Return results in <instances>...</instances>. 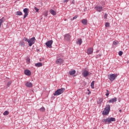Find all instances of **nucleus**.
Here are the masks:
<instances>
[{
  "label": "nucleus",
  "instance_id": "f257e3e1",
  "mask_svg": "<svg viewBox=\"0 0 129 129\" xmlns=\"http://www.w3.org/2000/svg\"><path fill=\"white\" fill-rule=\"evenodd\" d=\"M65 92V88H61L60 89H57L55 92L53 93L54 96H57L58 95H60V94H62V93Z\"/></svg>",
  "mask_w": 129,
  "mask_h": 129
},
{
  "label": "nucleus",
  "instance_id": "f03ea898",
  "mask_svg": "<svg viewBox=\"0 0 129 129\" xmlns=\"http://www.w3.org/2000/svg\"><path fill=\"white\" fill-rule=\"evenodd\" d=\"M109 111H110V105H106L102 113L104 115H107L109 113Z\"/></svg>",
  "mask_w": 129,
  "mask_h": 129
},
{
  "label": "nucleus",
  "instance_id": "7ed1b4c3",
  "mask_svg": "<svg viewBox=\"0 0 129 129\" xmlns=\"http://www.w3.org/2000/svg\"><path fill=\"white\" fill-rule=\"evenodd\" d=\"M103 122H105V123H110L111 121H115V118L114 117H108L106 119H104L102 120Z\"/></svg>",
  "mask_w": 129,
  "mask_h": 129
},
{
  "label": "nucleus",
  "instance_id": "20e7f679",
  "mask_svg": "<svg viewBox=\"0 0 129 129\" xmlns=\"http://www.w3.org/2000/svg\"><path fill=\"white\" fill-rule=\"evenodd\" d=\"M35 40L36 39L35 38V37H32L30 39V40H28V43L29 44V46L30 47H32L33 44H35Z\"/></svg>",
  "mask_w": 129,
  "mask_h": 129
},
{
  "label": "nucleus",
  "instance_id": "39448f33",
  "mask_svg": "<svg viewBox=\"0 0 129 129\" xmlns=\"http://www.w3.org/2000/svg\"><path fill=\"white\" fill-rule=\"evenodd\" d=\"M116 77H117V74H112L108 76V78L110 81H113V80H114Z\"/></svg>",
  "mask_w": 129,
  "mask_h": 129
},
{
  "label": "nucleus",
  "instance_id": "423d86ee",
  "mask_svg": "<svg viewBox=\"0 0 129 129\" xmlns=\"http://www.w3.org/2000/svg\"><path fill=\"white\" fill-rule=\"evenodd\" d=\"M23 12L25 14L24 15V17H23V19H26V18H27V17H28V15H29V9L25 8L23 10Z\"/></svg>",
  "mask_w": 129,
  "mask_h": 129
},
{
  "label": "nucleus",
  "instance_id": "0eeeda50",
  "mask_svg": "<svg viewBox=\"0 0 129 129\" xmlns=\"http://www.w3.org/2000/svg\"><path fill=\"white\" fill-rule=\"evenodd\" d=\"M53 44V40H49L47 41V42L45 43V45L46 46V47H48V48H50L51 49V48H52V45Z\"/></svg>",
  "mask_w": 129,
  "mask_h": 129
},
{
  "label": "nucleus",
  "instance_id": "6e6552de",
  "mask_svg": "<svg viewBox=\"0 0 129 129\" xmlns=\"http://www.w3.org/2000/svg\"><path fill=\"white\" fill-rule=\"evenodd\" d=\"M82 74L83 77H87L88 76L90 75V74H91V73H89L88 71H87L86 70H84L83 71V72L82 73Z\"/></svg>",
  "mask_w": 129,
  "mask_h": 129
},
{
  "label": "nucleus",
  "instance_id": "1a4fd4ad",
  "mask_svg": "<svg viewBox=\"0 0 129 129\" xmlns=\"http://www.w3.org/2000/svg\"><path fill=\"white\" fill-rule=\"evenodd\" d=\"M87 53L88 55H91L93 53V49L90 47L87 50Z\"/></svg>",
  "mask_w": 129,
  "mask_h": 129
},
{
  "label": "nucleus",
  "instance_id": "9d476101",
  "mask_svg": "<svg viewBox=\"0 0 129 129\" xmlns=\"http://www.w3.org/2000/svg\"><path fill=\"white\" fill-rule=\"evenodd\" d=\"M25 86H26V87H29V88H32L33 87V84L31 82H27L25 83Z\"/></svg>",
  "mask_w": 129,
  "mask_h": 129
},
{
  "label": "nucleus",
  "instance_id": "9b49d317",
  "mask_svg": "<svg viewBox=\"0 0 129 129\" xmlns=\"http://www.w3.org/2000/svg\"><path fill=\"white\" fill-rule=\"evenodd\" d=\"M95 9H96V11H97V12H99V13H100V12H101V11H102V7L101 6H96L95 7Z\"/></svg>",
  "mask_w": 129,
  "mask_h": 129
},
{
  "label": "nucleus",
  "instance_id": "f8f14e48",
  "mask_svg": "<svg viewBox=\"0 0 129 129\" xmlns=\"http://www.w3.org/2000/svg\"><path fill=\"white\" fill-rule=\"evenodd\" d=\"M64 38L65 40H67V41H70V38H71V36L69 34H67L64 35Z\"/></svg>",
  "mask_w": 129,
  "mask_h": 129
},
{
  "label": "nucleus",
  "instance_id": "ddd939ff",
  "mask_svg": "<svg viewBox=\"0 0 129 129\" xmlns=\"http://www.w3.org/2000/svg\"><path fill=\"white\" fill-rule=\"evenodd\" d=\"M63 62V59L62 58H58L56 60L55 63L56 64L61 65Z\"/></svg>",
  "mask_w": 129,
  "mask_h": 129
},
{
  "label": "nucleus",
  "instance_id": "4468645a",
  "mask_svg": "<svg viewBox=\"0 0 129 129\" xmlns=\"http://www.w3.org/2000/svg\"><path fill=\"white\" fill-rule=\"evenodd\" d=\"M117 100V99L116 97H115L114 98H112L110 100H109V103H113V102H116V101Z\"/></svg>",
  "mask_w": 129,
  "mask_h": 129
},
{
  "label": "nucleus",
  "instance_id": "2eb2a0df",
  "mask_svg": "<svg viewBox=\"0 0 129 129\" xmlns=\"http://www.w3.org/2000/svg\"><path fill=\"white\" fill-rule=\"evenodd\" d=\"M24 74L25 75H27V76H30L31 75V71L29 70H26L24 71Z\"/></svg>",
  "mask_w": 129,
  "mask_h": 129
},
{
  "label": "nucleus",
  "instance_id": "dca6fc26",
  "mask_svg": "<svg viewBox=\"0 0 129 129\" xmlns=\"http://www.w3.org/2000/svg\"><path fill=\"white\" fill-rule=\"evenodd\" d=\"M35 66L36 67H42L43 66V63H42L41 62H38L35 63Z\"/></svg>",
  "mask_w": 129,
  "mask_h": 129
},
{
  "label": "nucleus",
  "instance_id": "f3484780",
  "mask_svg": "<svg viewBox=\"0 0 129 129\" xmlns=\"http://www.w3.org/2000/svg\"><path fill=\"white\" fill-rule=\"evenodd\" d=\"M76 73V70L71 71L69 72V74L71 76H72V75H74Z\"/></svg>",
  "mask_w": 129,
  "mask_h": 129
},
{
  "label": "nucleus",
  "instance_id": "a211bd4d",
  "mask_svg": "<svg viewBox=\"0 0 129 129\" xmlns=\"http://www.w3.org/2000/svg\"><path fill=\"white\" fill-rule=\"evenodd\" d=\"M50 13L51 15H52V16H56V11L51 9L50 10Z\"/></svg>",
  "mask_w": 129,
  "mask_h": 129
},
{
  "label": "nucleus",
  "instance_id": "6ab92c4d",
  "mask_svg": "<svg viewBox=\"0 0 129 129\" xmlns=\"http://www.w3.org/2000/svg\"><path fill=\"white\" fill-rule=\"evenodd\" d=\"M82 23L83 24V25H87V19H83L82 20Z\"/></svg>",
  "mask_w": 129,
  "mask_h": 129
},
{
  "label": "nucleus",
  "instance_id": "aec40b11",
  "mask_svg": "<svg viewBox=\"0 0 129 129\" xmlns=\"http://www.w3.org/2000/svg\"><path fill=\"white\" fill-rule=\"evenodd\" d=\"M5 22V18L3 17L2 19H0V29L1 27H2V25H3V23Z\"/></svg>",
  "mask_w": 129,
  "mask_h": 129
},
{
  "label": "nucleus",
  "instance_id": "412c9836",
  "mask_svg": "<svg viewBox=\"0 0 129 129\" xmlns=\"http://www.w3.org/2000/svg\"><path fill=\"white\" fill-rule=\"evenodd\" d=\"M77 43L79 44V45H81V44H82V39H78Z\"/></svg>",
  "mask_w": 129,
  "mask_h": 129
},
{
  "label": "nucleus",
  "instance_id": "4be33fe9",
  "mask_svg": "<svg viewBox=\"0 0 129 129\" xmlns=\"http://www.w3.org/2000/svg\"><path fill=\"white\" fill-rule=\"evenodd\" d=\"M16 16H22L23 15V13H22V12L17 11L16 13Z\"/></svg>",
  "mask_w": 129,
  "mask_h": 129
},
{
  "label": "nucleus",
  "instance_id": "5701e85b",
  "mask_svg": "<svg viewBox=\"0 0 129 129\" xmlns=\"http://www.w3.org/2000/svg\"><path fill=\"white\" fill-rule=\"evenodd\" d=\"M39 110L41 112H44L46 110V109H45V107H42L40 108Z\"/></svg>",
  "mask_w": 129,
  "mask_h": 129
},
{
  "label": "nucleus",
  "instance_id": "b1692460",
  "mask_svg": "<svg viewBox=\"0 0 129 129\" xmlns=\"http://www.w3.org/2000/svg\"><path fill=\"white\" fill-rule=\"evenodd\" d=\"M94 83H95L94 81H92V83H91V88H93V89L94 88Z\"/></svg>",
  "mask_w": 129,
  "mask_h": 129
},
{
  "label": "nucleus",
  "instance_id": "393cba45",
  "mask_svg": "<svg viewBox=\"0 0 129 129\" xmlns=\"http://www.w3.org/2000/svg\"><path fill=\"white\" fill-rule=\"evenodd\" d=\"M118 44L119 43L117 41H115L113 42V45H114V46H116V45H118Z\"/></svg>",
  "mask_w": 129,
  "mask_h": 129
},
{
  "label": "nucleus",
  "instance_id": "a878e982",
  "mask_svg": "<svg viewBox=\"0 0 129 129\" xmlns=\"http://www.w3.org/2000/svg\"><path fill=\"white\" fill-rule=\"evenodd\" d=\"M19 44L20 46H25V42L23 41H21Z\"/></svg>",
  "mask_w": 129,
  "mask_h": 129
},
{
  "label": "nucleus",
  "instance_id": "bb28decb",
  "mask_svg": "<svg viewBox=\"0 0 129 129\" xmlns=\"http://www.w3.org/2000/svg\"><path fill=\"white\" fill-rule=\"evenodd\" d=\"M9 111H5L4 113H3V114L4 115H9Z\"/></svg>",
  "mask_w": 129,
  "mask_h": 129
},
{
  "label": "nucleus",
  "instance_id": "cd10ccee",
  "mask_svg": "<svg viewBox=\"0 0 129 129\" xmlns=\"http://www.w3.org/2000/svg\"><path fill=\"white\" fill-rule=\"evenodd\" d=\"M12 84V81H10L7 83V87H10L11 86V85Z\"/></svg>",
  "mask_w": 129,
  "mask_h": 129
},
{
  "label": "nucleus",
  "instance_id": "c85d7f7f",
  "mask_svg": "<svg viewBox=\"0 0 129 129\" xmlns=\"http://www.w3.org/2000/svg\"><path fill=\"white\" fill-rule=\"evenodd\" d=\"M122 54H123V52L121 51H119L118 55L119 56H122Z\"/></svg>",
  "mask_w": 129,
  "mask_h": 129
},
{
  "label": "nucleus",
  "instance_id": "c756f323",
  "mask_svg": "<svg viewBox=\"0 0 129 129\" xmlns=\"http://www.w3.org/2000/svg\"><path fill=\"white\" fill-rule=\"evenodd\" d=\"M106 96H108V95H109V91H108V90H106Z\"/></svg>",
  "mask_w": 129,
  "mask_h": 129
},
{
  "label": "nucleus",
  "instance_id": "7c9ffc66",
  "mask_svg": "<svg viewBox=\"0 0 129 129\" xmlns=\"http://www.w3.org/2000/svg\"><path fill=\"white\" fill-rule=\"evenodd\" d=\"M105 27H109V23L106 22V23H105Z\"/></svg>",
  "mask_w": 129,
  "mask_h": 129
},
{
  "label": "nucleus",
  "instance_id": "2f4dec72",
  "mask_svg": "<svg viewBox=\"0 0 129 129\" xmlns=\"http://www.w3.org/2000/svg\"><path fill=\"white\" fill-rule=\"evenodd\" d=\"M34 10L36 11L37 13L39 12V9L37 8V7H34Z\"/></svg>",
  "mask_w": 129,
  "mask_h": 129
},
{
  "label": "nucleus",
  "instance_id": "473e14b6",
  "mask_svg": "<svg viewBox=\"0 0 129 129\" xmlns=\"http://www.w3.org/2000/svg\"><path fill=\"white\" fill-rule=\"evenodd\" d=\"M102 101H103L102 99H101V98L99 99V101H98L99 103H101V102H102Z\"/></svg>",
  "mask_w": 129,
  "mask_h": 129
},
{
  "label": "nucleus",
  "instance_id": "72a5a7b5",
  "mask_svg": "<svg viewBox=\"0 0 129 129\" xmlns=\"http://www.w3.org/2000/svg\"><path fill=\"white\" fill-rule=\"evenodd\" d=\"M77 18H78V16L77 15H76L73 18V19H72V20L73 21V20H75V19H76Z\"/></svg>",
  "mask_w": 129,
  "mask_h": 129
},
{
  "label": "nucleus",
  "instance_id": "f704fd0d",
  "mask_svg": "<svg viewBox=\"0 0 129 129\" xmlns=\"http://www.w3.org/2000/svg\"><path fill=\"white\" fill-rule=\"evenodd\" d=\"M104 17V19H107V14L105 13Z\"/></svg>",
  "mask_w": 129,
  "mask_h": 129
},
{
  "label": "nucleus",
  "instance_id": "c9c22d12",
  "mask_svg": "<svg viewBox=\"0 0 129 129\" xmlns=\"http://www.w3.org/2000/svg\"><path fill=\"white\" fill-rule=\"evenodd\" d=\"M44 16L45 17H47V16H48V12H46L44 14Z\"/></svg>",
  "mask_w": 129,
  "mask_h": 129
},
{
  "label": "nucleus",
  "instance_id": "e433bc0d",
  "mask_svg": "<svg viewBox=\"0 0 129 129\" xmlns=\"http://www.w3.org/2000/svg\"><path fill=\"white\" fill-rule=\"evenodd\" d=\"M24 41H26V42H28L29 41V39H27V38H24L23 39Z\"/></svg>",
  "mask_w": 129,
  "mask_h": 129
},
{
  "label": "nucleus",
  "instance_id": "4c0bfd02",
  "mask_svg": "<svg viewBox=\"0 0 129 129\" xmlns=\"http://www.w3.org/2000/svg\"><path fill=\"white\" fill-rule=\"evenodd\" d=\"M26 61H27V63H30V58H27L26 59Z\"/></svg>",
  "mask_w": 129,
  "mask_h": 129
},
{
  "label": "nucleus",
  "instance_id": "58836bf2",
  "mask_svg": "<svg viewBox=\"0 0 129 129\" xmlns=\"http://www.w3.org/2000/svg\"><path fill=\"white\" fill-rule=\"evenodd\" d=\"M101 54H99L96 56V58H99V57H101Z\"/></svg>",
  "mask_w": 129,
  "mask_h": 129
},
{
  "label": "nucleus",
  "instance_id": "ea45409f",
  "mask_svg": "<svg viewBox=\"0 0 129 129\" xmlns=\"http://www.w3.org/2000/svg\"><path fill=\"white\" fill-rule=\"evenodd\" d=\"M68 2V0H63V3L65 4V3H67Z\"/></svg>",
  "mask_w": 129,
  "mask_h": 129
},
{
  "label": "nucleus",
  "instance_id": "a19ab883",
  "mask_svg": "<svg viewBox=\"0 0 129 129\" xmlns=\"http://www.w3.org/2000/svg\"><path fill=\"white\" fill-rule=\"evenodd\" d=\"M72 4H75V0H73L72 1Z\"/></svg>",
  "mask_w": 129,
  "mask_h": 129
},
{
  "label": "nucleus",
  "instance_id": "79ce46f5",
  "mask_svg": "<svg viewBox=\"0 0 129 129\" xmlns=\"http://www.w3.org/2000/svg\"><path fill=\"white\" fill-rule=\"evenodd\" d=\"M121 111H122V110H121V109H120V110H119V112H121Z\"/></svg>",
  "mask_w": 129,
  "mask_h": 129
},
{
  "label": "nucleus",
  "instance_id": "37998d69",
  "mask_svg": "<svg viewBox=\"0 0 129 129\" xmlns=\"http://www.w3.org/2000/svg\"><path fill=\"white\" fill-rule=\"evenodd\" d=\"M40 61H42V60L40 59Z\"/></svg>",
  "mask_w": 129,
  "mask_h": 129
}]
</instances>
